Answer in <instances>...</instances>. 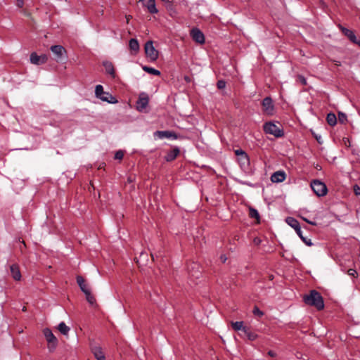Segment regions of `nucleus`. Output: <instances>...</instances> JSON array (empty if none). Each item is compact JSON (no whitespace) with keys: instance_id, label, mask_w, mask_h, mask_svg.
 <instances>
[{"instance_id":"1","label":"nucleus","mask_w":360,"mask_h":360,"mask_svg":"<svg viewBox=\"0 0 360 360\" xmlns=\"http://www.w3.org/2000/svg\"><path fill=\"white\" fill-rule=\"evenodd\" d=\"M303 299L305 304L315 307L318 310L323 309L324 307L323 297L316 290H311L310 293L304 295Z\"/></svg>"},{"instance_id":"2","label":"nucleus","mask_w":360,"mask_h":360,"mask_svg":"<svg viewBox=\"0 0 360 360\" xmlns=\"http://www.w3.org/2000/svg\"><path fill=\"white\" fill-rule=\"evenodd\" d=\"M285 221L290 226L295 229L296 233L307 245L311 246L313 245L311 239L307 238L303 236L300 223L294 217H288L285 219Z\"/></svg>"},{"instance_id":"3","label":"nucleus","mask_w":360,"mask_h":360,"mask_svg":"<svg viewBox=\"0 0 360 360\" xmlns=\"http://www.w3.org/2000/svg\"><path fill=\"white\" fill-rule=\"evenodd\" d=\"M95 95L96 98L108 103L114 104L117 103L116 98L110 93L104 91L103 87L101 84L96 86Z\"/></svg>"},{"instance_id":"4","label":"nucleus","mask_w":360,"mask_h":360,"mask_svg":"<svg viewBox=\"0 0 360 360\" xmlns=\"http://www.w3.org/2000/svg\"><path fill=\"white\" fill-rule=\"evenodd\" d=\"M264 131L266 134L274 135L276 138L282 137L284 135L283 130L272 122H268L264 124Z\"/></svg>"},{"instance_id":"5","label":"nucleus","mask_w":360,"mask_h":360,"mask_svg":"<svg viewBox=\"0 0 360 360\" xmlns=\"http://www.w3.org/2000/svg\"><path fill=\"white\" fill-rule=\"evenodd\" d=\"M311 188L318 196H324L327 193L326 184L319 180L312 181Z\"/></svg>"},{"instance_id":"6","label":"nucleus","mask_w":360,"mask_h":360,"mask_svg":"<svg viewBox=\"0 0 360 360\" xmlns=\"http://www.w3.org/2000/svg\"><path fill=\"white\" fill-rule=\"evenodd\" d=\"M44 335L48 342V348L49 351H53L57 346L58 340L52 331L49 328H45L43 331Z\"/></svg>"},{"instance_id":"7","label":"nucleus","mask_w":360,"mask_h":360,"mask_svg":"<svg viewBox=\"0 0 360 360\" xmlns=\"http://www.w3.org/2000/svg\"><path fill=\"white\" fill-rule=\"evenodd\" d=\"M51 51L56 56V60L63 61L66 58V51L61 45H53L50 48Z\"/></svg>"},{"instance_id":"8","label":"nucleus","mask_w":360,"mask_h":360,"mask_svg":"<svg viewBox=\"0 0 360 360\" xmlns=\"http://www.w3.org/2000/svg\"><path fill=\"white\" fill-rule=\"evenodd\" d=\"M339 29L352 43L360 46V38H357L354 32L341 25H338Z\"/></svg>"},{"instance_id":"9","label":"nucleus","mask_w":360,"mask_h":360,"mask_svg":"<svg viewBox=\"0 0 360 360\" xmlns=\"http://www.w3.org/2000/svg\"><path fill=\"white\" fill-rule=\"evenodd\" d=\"M145 52L152 60H155L158 57V52L153 46L152 41H148L145 44Z\"/></svg>"},{"instance_id":"10","label":"nucleus","mask_w":360,"mask_h":360,"mask_svg":"<svg viewBox=\"0 0 360 360\" xmlns=\"http://www.w3.org/2000/svg\"><path fill=\"white\" fill-rule=\"evenodd\" d=\"M155 138L159 139H168L176 140L177 139V135L172 131H156L154 132Z\"/></svg>"},{"instance_id":"11","label":"nucleus","mask_w":360,"mask_h":360,"mask_svg":"<svg viewBox=\"0 0 360 360\" xmlns=\"http://www.w3.org/2000/svg\"><path fill=\"white\" fill-rule=\"evenodd\" d=\"M30 62L34 65H41L48 60V56L46 54L38 56L35 52L32 53L30 55Z\"/></svg>"},{"instance_id":"12","label":"nucleus","mask_w":360,"mask_h":360,"mask_svg":"<svg viewBox=\"0 0 360 360\" xmlns=\"http://www.w3.org/2000/svg\"><path fill=\"white\" fill-rule=\"evenodd\" d=\"M264 112L267 115H272L274 112L273 101L271 97H266L262 101Z\"/></svg>"},{"instance_id":"13","label":"nucleus","mask_w":360,"mask_h":360,"mask_svg":"<svg viewBox=\"0 0 360 360\" xmlns=\"http://www.w3.org/2000/svg\"><path fill=\"white\" fill-rule=\"evenodd\" d=\"M191 36L197 43L202 44L205 42V36L198 28H193L191 31Z\"/></svg>"},{"instance_id":"14","label":"nucleus","mask_w":360,"mask_h":360,"mask_svg":"<svg viewBox=\"0 0 360 360\" xmlns=\"http://www.w3.org/2000/svg\"><path fill=\"white\" fill-rule=\"evenodd\" d=\"M238 162L240 168L243 171L246 172L249 169L250 159H249L248 154H246L245 155H243L242 157L238 158Z\"/></svg>"},{"instance_id":"15","label":"nucleus","mask_w":360,"mask_h":360,"mask_svg":"<svg viewBox=\"0 0 360 360\" xmlns=\"http://www.w3.org/2000/svg\"><path fill=\"white\" fill-rule=\"evenodd\" d=\"M286 177V174L283 171L275 172L271 176V180L274 183L283 182Z\"/></svg>"},{"instance_id":"16","label":"nucleus","mask_w":360,"mask_h":360,"mask_svg":"<svg viewBox=\"0 0 360 360\" xmlns=\"http://www.w3.org/2000/svg\"><path fill=\"white\" fill-rule=\"evenodd\" d=\"M180 150L179 147L174 146L172 149L167 152V155L165 157V159L167 162L173 161L177 155L179 154Z\"/></svg>"},{"instance_id":"17","label":"nucleus","mask_w":360,"mask_h":360,"mask_svg":"<svg viewBox=\"0 0 360 360\" xmlns=\"http://www.w3.org/2000/svg\"><path fill=\"white\" fill-rule=\"evenodd\" d=\"M103 65L105 72L114 78L115 77V72L112 63L110 61L105 60L103 62Z\"/></svg>"},{"instance_id":"18","label":"nucleus","mask_w":360,"mask_h":360,"mask_svg":"<svg viewBox=\"0 0 360 360\" xmlns=\"http://www.w3.org/2000/svg\"><path fill=\"white\" fill-rule=\"evenodd\" d=\"M77 283L79 286V288L84 293H86L87 292L90 291V289L89 288L88 285L85 283V281L82 276H77Z\"/></svg>"},{"instance_id":"19","label":"nucleus","mask_w":360,"mask_h":360,"mask_svg":"<svg viewBox=\"0 0 360 360\" xmlns=\"http://www.w3.org/2000/svg\"><path fill=\"white\" fill-rule=\"evenodd\" d=\"M148 104V97L147 96H140L137 101V108L139 110L145 109Z\"/></svg>"},{"instance_id":"20","label":"nucleus","mask_w":360,"mask_h":360,"mask_svg":"<svg viewBox=\"0 0 360 360\" xmlns=\"http://www.w3.org/2000/svg\"><path fill=\"white\" fill-rule=\"evenodd\" d=\"M144 6L151 14H155L158 12L155 5V0H148V1L144 4Z\"/></svg>"},{"instance_id":"21","label":"nucleus","mask_w":360,"mask_h":360,"mask_svg":"<svg viewBox=\"0 0 360 360\" xmlns=\"http://www.w3.org/2000/svg\"><path fill=\"white\" fill-rule=\"evenodd\" d=\"M10 269L13 279H15V281H20L21 278V274L18 266L15 264H12L10 266Z\"/></svg>"},{"instance_id":"22","label":"nucleus","mask_w":360,"mask_h":360,"mask_svg":"<svg viewBox=\"0 0 360 360\" xmlns=\"http://www.w3.org/2000/svg\"><path fill=\"white\" fill-rule=\"evenodd\" d=\"M93 353L97 360H105V357L100 347L93 349Z\"/></svg>"},{"instance_id":"23","label":"nucleus","mask_w":360,"mask_h":360,"mask_svg":"<svg viewBox=\"0 0 360 360\" xmlns=\"http://www.w3.org/2000/svg\"><path fill=\"white\" fill-rule=\"evenodd\" d=\"M129 46L131 51L137 52L139 50V44L136 39H131L129 42Z\"/></svg>"},{"instance_id":"24","label":"nucleus","mask_w":360,"mask_h":360,"mask_svg":"<svg viewBox=\"0 0 360 360\" xmlns=\"http://www.w3.org/2000/svg\"><path fill=\"white\" fill-rule=\"evenodd\" d=\"M58 329L60 333L64 335H67L70 330V328L64 322H60L58 324Z\"/></svg>"},{"instance_id":"25","label":"nucleus","mask_w":360,"mask_h":360,"mask_svg":"<svg viewBox=\"0 0 360 360\" xmlns=\"http://www.w3.org/2000/svg\"><path fill=\"white\" fill-rule=\"evenodd\" d=\"M243 333L250 340H255L257 338V335L255 333L252 332L248 328H243Z\"/></svg>"},{"instance_id":"26","label":"nucleus","mask_w":360,"mask_h":360,"mask_svg":"<svg viewBox=\"0 0 360 360\" xmlns=\"http://www.w3.org/2000/svg\"><path fill=\"white\" fill-rule=\"evenodd\" d=\"M326 120L328 124L330 126H334L337 123V117L333 112H330L327 115Z\"/></svg>"},{"instance_id":"27","label":"nucleus","mask_w":360,"mask_h":360,"mask_svg":"<svg viewBox=\"0 0 360 360\" xmlns=\"http://www.w3.org/2000/svg\"><path fill=\"white\" fill-rule=\"evenodd\" d=\"M142 68L147 73H149V74H151V75H153L159 76L161 74V72L158 70L155 69V68H153L152 67L144 65V66H143Z\"/></svg>"},{"instance_id":"28","label":"nucleus","mask_w":360,"mask_h":360,"mask_svg":"<svg viewBox=\"0 0 360 360\" xmlns=\"http://www.w3.org/2000/svg\"><path fill=\"white\" fill-rule=\"evenodd\" d=\"M231 326H232V328L233 329H234L235 330H243V328H246L247 327L245 326H243V321H236V322H232L231 323Z\"/></svg>"},{"instance_id":"29","label":"nucleus","mask_w":360,"mask_h":360,"mask_svg":"<svg viewBox=\"0 0 360 360\" xmlns=\"http://www.w3.org/2000/svg\"><path fill=\"white\" fill-rule=\"evenodd\" d=\"M84 295L86 296V299L87 302L90 304H94L95 303L96 300H95L94 297L91 294V291H89L86 293H84Z\"/></svg>"},{"instance_id":"30","label":"nucleus","mask_w":360,"mask_h":360,"mask_svg":"<svg viewBox=\"0 0 360 360\" xmlns=\"http://www.w3.org/2000/svg\"><path fill=\"white\" fill-rule=\"evenodd\" d=\"M198 268H199V266L197 264H193V270L195 269H198ZM191 276H193L194 278H198L201 276V271L199 270L194 271L193 274H192Z\"/></svg>"},{"instance_id":"31","label":"nucleus","mask_w":360,"mask_h":360,"mask_svg":"<svg viewBox=\"0 0 360 360\" xmlns=\"http://www.w3.org/2000/svg\"><path fill=\"white\" fill-rule=\"evenodd\" d=\"M250 216L252 218L259 219V214L258 211L254 208H250Z\"/></svg>"},{"instance_id":"32","label":"nucleus","mask_w":360,"mask_h":360,"mask_svg":"<svg viewBox=\"0 0 360 360\" xmlns=\"http://www.w3.org/2000/svg\"><path fill=\"white\" fill-rule=\"evenodd\" d=\"M338 120L340 123L343 124L347 121V115L344 112H340L338 113Z\"/></svg>"},{"instance_id":"33","label":"nucleus","mask_w":360,"mask_h":360,"mask_svg":"<svg viewBox=\"0 0 360 360\" xmlns=\"http://www.w3.org/2000/svg\"><path fill=\"white\" fill-rule=\"evenodd\" d=\"M124 157V153L122 150H117L115 154V160H122Z\"/></svg>"},{"instance_id":"34","label":"nucleus","mask_w":360,"mask_h":360,"mask_svg":"<svg viewBox=\"0 0 360 360\" xmlns=\"http://www.w3.org/2000/svg\"><path fill=\"white\" fill-rule=\"evenodd\" d=\"M235 154L238 156V158L245 155L247 153L242 149H237L235 150Z\"/></svg>"},{"instance_id":"35","label":"nucleus","mask_w":360,"mask_h":360,"mask_svg":"<svg viewBox=\"0 0 360 360\" xmlns=\"http://www.w3.org/2000/svg\"><path fill=\"white\" fill-rule=\"evenodd\" d=\"M253 314L255 316H262L264 314L263 312L257 307H255L254 308Z\"/></svg>"},{"instance_id":"36","label":"nucleus","mask_w":360,"mask_h":360,"mask_svg":"<svg viewBox=\"0 0 360 360\" xmlns=\"http://www.w3.org/2000/svg\"><path fill=\"white\" fill-rule=\"evenodd\" d=\"M217 85L218 89H221L225 88L226 82L224 80H219L217 82Z\"/></svg>"},{"instance_id":"37","label":"nucleus","mask_w":360,"mask_h":360,"mask_svg":"<svg viewBox=\"0 0 360 360\" xmlns=\"http://www.w3.org/2000/svg\"><path fill=\"white\" fill-rule=\"evenodd\" d=\"M347 274L348 275L351 276H354L355 277L356 275L357 274L356 270L353 269H349L348 271H347Z\"/></svg>"},{"instance_id":"38","label":"nucleus","mask_w":360,"mask_h":360,"mask_svg":"<svg viewBox=\"0 0 360 360\" xmlns=\"http://www.w3.org/2000/svg\"><path fill=\"white\" fill-rule=\"evenodd\" d=\"M354 192L356 195H360V187L358 185L354 186Z\"/></svg>"},{"instance_id":"39","label":"nucleus","mask_w":360,"mask_h":360,"mask_svg":"<svg viewBox=\"0 0 360 360\" xmlns=\"http://www.w3.org/2000/svg\"><path fill=\"white\" fill-rule=\"evenodd\" d=\"M24 5V0H16V6L19 8H22Z\"/></svg>"},{"instance_id":"40","label":"nucleus","mask_w":360,"mask_h":360,"mask_svg":"<svg viewBox=\"0 0 360 360\" xmlns=\"http://www.w3.org/2000/svg\"><path fill=\"white\" fill-rule=\"evenodd\" d=\"M253 242L255 245H258L260 244L261 240L259 238H255Z\"/></svg>"},{"instance_id":"41","label":"nucleus","mask_w":360,"mask_h":360,"mask_svg":"<svg viewBox=\"0 0 360 360\" xmlns=\"http://www.w3.org/2000/svg\"><path fill=\"white\" fill-rule=\"evenodd\" d=\"M220 259H221V262L224 263L227 260V257L225 255H222L220 257Z\"/></svg>"},{"instance_id":"42","label":"nucleus","mask_w":360,"mask_h":360,"mask_svg":"<svg viewBox=\"0 0 360 360\" xmlns=\"http://www.w3.org/2000/svg\"><path fill=\"white\" fill-rule=\"evenodd\" d=\"M303 219H304L305 221H307L308 224H311V225H314V226L316 225V222H314V221H312L308 220V219H305V218H303Z\"/></svg>"},{"instance_id":"43","label":"nucleus","mask_w":360,"mask_h":360,"mask_svg":"<svg viewBox=\"0 0 360 360\" xmlns=\"http://www.w3.org/2000/svg\"><path fill=\"white\" fill-rule=\"evenodd\" d=\"M268 354L271 357L276 356V352L272 350L269 351Z\"/></svg>"},{"instance_id":"44","label":"nucleus","mask_w":360,"mask_h":360,"mask_svg":"<svg viewBox=\"0 0 360 360\" xmlns=\"http://www.w3.org/2000/svg\"><path fill=\"white\" fill-rule=\"evenodd\" d=\"M241 184H243V185L249 186H252L251 183H249V182H247V181H241Z\"/></svg>"},{"instance_id":"45","label":"nucleus","mask_w":360,"mask_h":360,"mask_svg":"<svg viewBox=\"0 0 360 360\" xmlns=\"http://www.w3.org/2000/svg\"><path fill=\"white\" fill-rule=\"evenodd\" d=\"M300 81H301V82H302V84H306V79H305V78H304V77H300Z\"/></svg>"},{"instance_id":"46","label":"nucleus","mask_w":360,"mask_h":360,"mask_svg":"<svg viewBox=\"0 0 360 360\" xmlns=\"http://www.w3.org/2000/svg\"><path fill=\"white\" fill-rule=\"evenodd\" d=\"M162 1L165 2V3H169V4H172V0H162Z\"/></svg>"},{"instance_id":"47","label":"nucleus","mask_w":360,"mask_h":360,"mask_svg":"<svg viewBox=\"0 0 360 360\" xmlns=\"http://www.w3.org/2000/svg\"><path fill=\"white\" fill-rule=\"evenodd\" d=\"M321 136H319V137H316V139H317V141H318V142H319V143H322V142H321V140H320V139H321Z\"/></svg>"},{"instance_id":"48","label":"nucleus","mask_w":360,"mask_h":360,"mask_svg":"<svg viewBox=\"0 0 360 360\" xmlns=\"http://www.w3.org/2000/svg\"><path fill=\"white\" fill-rule=\"evenodd\" d=\"M130 17H131L130 15H129L128 17H127V22L129 21V18H130Z\"/></svg>"}]
</instances>
